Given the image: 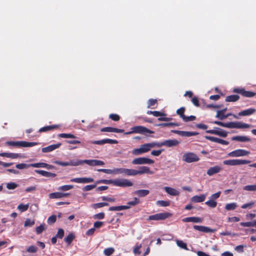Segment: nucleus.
I'll return each instance as SVG.
<instances>
[{"label": "nucleus", "instance_id": "obj_1", "mask_svg": "<svg viewBox=\"0 0 256 256\" xmlns=\"http://www.w3.org/2000/svg\"><path fill=\"white\" fill-rule=\"evenodd\" d=\"M102 182L120 187H128L133 185L132 182L127 179L102 180Z\"/></svg>", "mask_w": 256, "mask_h": 256}, {"label": "nucleus", "instance_id": "obj_2", "mask_svg": "<svg viewBox=\"0 0 256 256\" xmlns=\"http://www.w3.org/2000/svg\"><path fill=\"white\" fill-rule=\"evenodd\" d=\"M219 126L230 128H247L250 127V124L241 122H228L224 123L221 122Z\"/></svg>", "mask_w": 256, "mask_h": 256}, {"label": "nucleus", "instance_id": "obj_3", "mask_svg": "<svg viewBox=\"0 0 256 256\" xmlns=\"http://www.w3.org/2000/svg\"><path fill=\"white\" fill-rule=\"evenodd\" d=\"M146 132L148 134H154V132L147 128L144 126H138L132 127L131 128V131L126 132L124 134L126 135L130 134H145Z\"/></svg>", "mask_w": 256, "mask_h": 256}, {"label": "nucleus", "instance_id": "obj_4", "mask_svg": "<svg viewBox=\"0 0 256 256\" xmlns=\"http://www.w3.org/2000/svg\"><path fill=\"white\" fill-rule=\"evenodd\" d=\"M172 214L168 212H164L151 215L148 218V220H164L170 216Z\"/></svg>", "mask_w": 256, "mask_h": 256}, {"label": "nucleus", "instance_id": "obj_5", "mask_svg": "<svg viewBox=\"0 0 256 256\" xmlns=\"http://www.w3.org/2000/svg\"><path fill=\"white\" fill-rule=\"evenodd\" d=\"M250 160H226L223 161V164L224 165L234 166L240 164H245L250 163Z\"/></svg>", "mask_w": 256, "mask_h": 256}, {"label": "nucleus", "instance_id": "obj_6", "mask_svg": "<svg viewBox=\"0 0 256 256\" xmlns=\"http://www.w3.org/2000/svg\"><path fill=\"white\" fill-rule=\"evenodd\" d=\"M154 174V172L150 170V168L146 166H139L138 170L132 169V176H135L138 174Z\"/></svg>", "mask_w": 256, "mask_h": 256}, {"label": "nucleus", "instance_id": "obj_7", "mask_svg": "<svg viewBox=\"0 0 256 256\" xmlns=\"http://www.w3.org/2000/svg\"><path fill=\"white\" fill-rule=\"evenodd\" d=\"M154 162V160L145 157L136 158L133 160L132 162V163L134 165L153 164Z\"/></svg>", "mask_w": 256, "mask_h": 256}, {"label": "nucleus", "instance_id": "obj_8", "mask_svg": "<svg viewBox=\"0 0 256 256\" xmlns=\"http://www.w3.org/2000/svg\"><path fill=\"white\" fill-rule=\"evenodd\" d=\"M110 174H124L126 176H132V169L126 168H114L111 170Z\"/></svg>", "mask_w": 256, "mask_h": 256}, {"label": "nucleus", "instance_id": "obj_9", "mask_svg": "<svg viewBox=\"0 0 256 256\" xmlns=\"http://www.w3.org/2000/svg\"><path fill=\"white\" fill-rule=\"evenodd\" d=\"M233 92L241 94L242 96L247 98H252L256 95V92L246 90L244 88H235L233 90Z\"/></svg>", "mask_w": 256, "mask_h": 256}, {"label": "nucleus", "instance_id": "obj_10", "mask_svg": "<svg viewBox=\"0 0 256 256\" xmlns=\"http://www.w3.org/2000/svg\"><path fill=\"white\" fill-rule=\"evenodd\" d=\"M183 160L186 162H196L199 160V158L194 154L192 152L186 153L183 156Z\"/></svg>", "mask_w": 256, "mask_h": 256}, {"label": "nucleus", "instance_id": "obj_11", "mask_svg": "<svg viewBox=\"0 0 256 256\" xmlns=\"http://www.w3.org/2000/svg\"><path fill=\"white\" fill-rule=\"evenodd\" d=\"M250 154V152L249 151L242 149H238L229 152L228 154V156L231 157H239L248 156Z\"/></svg>", "mask_w": 256, "mask_h": 256}, {"label": "nucleus", "instance_id": "obj_12", "mask_svg": "<svg viewBox=\"0 0 256 256\" xmlns=\"http://www.w3.org/2000/svg\"><path fill=\"white\" fill-rule=\"evenodd\" d=\"M216 130H207L206 132L208 134H216L223 138H226L227 136L228 132L226 131L219 128H216Z\"/></svg>", "mask_w": 256, "mask_h": 256}, {"label": "nucleus", "instance_id": "obj_13", "mask_svg": "<svg viewBox=\"0 0 256 256\" xmlns=\"http://www.w3.org/2000/svg\"><path fill=\"white\" fill-rule=\"evenodd\" d=\"M91 143L95 144L102 145L105 144H117L118 142L116 140L106 138L102 140L93 141Z\"/></svg>", "mask_w": 256, "mask_h": 256}, {"label": "nucleus", "instance_id": "obj_14", "mask_svg": "<svg viewBox=\"0 0 256 256\" xmlns=\"http://www.w3.org/2000/svg\"><path fill=\"white\" fill-rule=\"evenodd\" d=\"M193 228L196 230L205 233L214 232H215V230L212 229L208 226H203L194 225Z\"/></svg>", "mask_w": 256, "mask_h": 256}, {"label": "nucleus", "instance_id": "obj_15", "mask_svg": "<svg viewBox=\"0 0 256 256\" xmlns=\"http://www.w3.org/2000/svg\"><path fill=\"white\" fill-rule=\"evenodd\" d=\"M204 138L208 140L223 145H228L229 144V142L226 140L212 136H204Z\"/></svg>", "mask_w": 256, "mask_h": 256}, {"label": "nucleus", "instance_id": "obj_16", "mask_svg": "<svg viewBox=\"0 0 256 256\" xmlns=\"http://www.w3.org/2000/svg\"><path fill=\"white\" fill-rule=\"evenodd\" d=\"M70 181L74 182L85 184L93 182L94 180L91 178H72Z\"/></svg>", "mask_w": 256, "mask_h": 256}, {"label": "nucleus", "instance_id": "obj_17", "mask_svg": "<svg viewBox=\"0 0 256 256\" xmlns=\"http://www.w3.org/2000/svg\"><path fill=\"white\" fill-rule=\"evenodd\" d=\"M172 132L178 134L182 136H196L198 134V132H185L176 130H172Z\"/></svg>", "mask_w": 256, "mask_h": 256}, {"label": "nucleus", "instance_id": "obj_18", "mask_svg": "<svg viewBox=\"0 0 256 256\" xmlns=\"http://www.w3.org/2000/svg\"><path fill=\"white\" fill-rule=\"evenodd\" d=\"M62 145L61 143H58L56 144H52L46 147H44L42 148V152H49L54 150L58 148Z\"/></svg>", "mask_w": 256, "mask_h": 256}, {"label": "nucleus", "instance_id": "obj_19", "mask_svg": "<svg viewBox=\"0 0 256 256\" xmlns=\"http://www.w3.org/2000/svg\"><path fill=\"white\" fill-rule=\"evenodd\" d=\"M180 144V142L177 140H164L162 142V146H166L167 147L170 148L172 146H174L178 145Z\"/></svg>", "mask_w": 256, "mask_h": 256}, {"label": "nucleus", "instance_id": "obj_20", "mask_svg": "<svg viewBox=\"0 0 256 256\" xmlns=\"http://www.w3.org/2000/svg\"><path fill=\"white\" fill-rule=\"evenodd\" d=\"M222 170V168L220 166H216L208 169L206 174L209 176H212L214 174L220 172Z\"/></svg>", "mask_w": 256, "mask_h": 256}, {"label": "nucleus", "instance_id": "obj_21", "mask_svg": "<svg viewBox=\"0 0 256 256\" xmlns=\"http://www.w3.org/2000/svg\"><path fill=\"white\" fill-rule=\"evenodd\" d=\"M227 110V108H224L222 110H218L216 115V118H218L220 120H224L228 118V116L231 115V114H224V113Z\"/></svg>", "mask_w": 256, "mask_h": 256}, {"label": "nucleus", "instance_id": "obj_22", "mask_svg": "<svg viewBox=\"0 0 256 256\" xmlns=\"http://www.w3.org/2000/svg\"><path fill=\"white\" fill-rule=\"evenodd\" d=\"M100 130H101V132H117V133H122L124 132V130L112 128V127L103 128L101 129Z\"/></svg>", "mask_w": 256, "mask_h": 256}, {"label": "nucleus", "instance_id": "obj_23", "mask_svg": "<svg viewBox=\"0 0 256 256\" xmlns=\"http://www.w3.org/2000/svg\"><path fill=\"white\" fill-rule=\"evenodd\" d=\"M34 172L36 173L42 175V176L47 177V178H50V177L54 178L56 176V174L54 173H52V172L45 171L44 170H34Z\"/></svg>", "mask_w": 256, "mask_h": 256}, {"label": "nucleus", "instance_id": "obj_24", "mask_svg": "<svg viewBox=\"0 0 256 256\" xmlns=\"http://www.w3.org/2000/svg\"><path fill=\"white\" fill-rule=\"evenodd\" d=\"M202 218L199 217H188L182 219V222H192L195 223H200L202 222Z\"/></svg>", "mask_w": 256, "mask_h": 256}, {"label": "nucleus", "instance_id": "obj_25", "mask_svg": "<svg viewBox=\"0 0 256 256\" xmlns=\"http://www.w3.org/2000/svg\"><path fill=\"white\" fill-rule=\"evenodd\" d=\"M206 195L202 194L200 196H194L191 198V202H201L204 201Z\"/></svg>", "mask_w": 256, "mask_h": 256}, {"label": "nucleus", "instance_id": "obj_26", "mask_svg": "<svg viewBox=\"0 0 256 256\" xmlns=\"http://www.w3.org/2000/svg\"><path fill=\"white\" fill-rule=\"evenodd\" d=\"M256 111V110L254 108H250L247 110H244L238 112L240 116H247L254 114Z\"/></svg>", "mask_w": 256, "mask_h": 256}, {"label": "nucleus", "instance_id": "obj_27", "mask_svg": "<svg viewBox=\"0 0 256 256\" xmlns=\"http://www.w3.org/2000/svg\"><path fill=\"white\" fill-rule=\"evenodd\" d=\"M232 140H236L240 142H250V138L246 136H236L232 138Z\"/></svg>", "mask_w": 256, "mask_h": 256}, {"label": "nucleus", "instance_id": "obj_28", "mask_svg": "<svg viewBox=\"0 0 256 256\" xmlns=\"http://www.w3.org/2000/svg\"><path fill=\"white\" fill-rule=\"evenodd\" d=\"M164 189L170 196H176L180 194V192L178 190L170 187L166 186Z\"/></svg>", "mask_w": 256, "mask_h": 256}, {"label": "nucleus", "instance_id": "obj_29", "mask_svg": "<svg viewBox=\"0 0 256 256\" xmlns=\"http://www.w3.org/2000/svg\"><path fill=\"white\" fill-rule=\"evenodd\" d=\"M59 128V126L56 124L52 125V126H44L42 128H40L38 132H46L48 131L52 130L54 129H56Z\"/></svg>", "mask_w": 256, "mask_h": 256}, {"label": "nucleus", "instance_id": "obj_30", "mask_svg": "<svg viewBox=\"0 0 256 256\" xmlns=\"http://www.w3.org/2000/svg\"><path fill=\"white\" fill-rule=\"evenodd\" d=\"M130 208V206H111L108 208L109 211H120L124 210H128Z\"/></svg>", "mask_w": 256, "mask_h": 256}, {"label": "nucleus", "instance_id": "obj_31", "mask_svg": "<svg viewBox=\"0 0 256 256\" xmlns=\"http://www.w3.org/2000/svg\"><path fill=\"white\" fill-rule=\"evenodd\" d=\"M6 144L9 146L16 148H22V141H8Z\"/></svg>", "mask_w": 256, "mask_h": 256}, {"label": "nucleus", "instance_id": "obj_32", "mask_svg": "<svg viewBox=\"0 0 256 256\" xmlns=\"http://www.w3.org/2000/svg\"><path fill=\"white\" fill-rule=\"evenodd\" d=\"M150 194V190H140L134 192V194L140 197H144Z\"/></svg>", "mask_w": 256, "mask_h": 256}, {"label": "nucleus", "instance_id": "obj_33", "mask_svg": "<svg viewBox=\"0 0 256 256\" xmlns=\"http://www.w3.org/2000/svg\"><path fill=\"white\" fill-rule=\"evenodd\" d=\"M75 237L74 234L70 233L64 238V241L68 245H70L75 238Z\"/></svg>", "mask_w": 256, "mask_h": 256}, {"label": "nucleus", "instance_id": "obj_34", "mask_svg": "<svg viewBox=\"0 0 256 256\" xmlns=\"http://www.w3.org/2000/svg\"><path fill=\"white\" fill-rule=\"evenodd\" d=\"M240 99V96L236 94L227 96L225 100L228 102H235Z\"/></svg>", "mask_w": 256, "mask_h": 256}, {"label": "nucleus", "instance_id": "obj_35", "mask_svg": "<svg viewBox=\"0 0 256 256\" xmlns=\"http://www.w3.org/2000/svg\"><path fill=\"white\" fill-rule=\"evenodd\" d=\"M186 110V108L184 107H181L176 110V114L180 116V117L182 120L184 117L186 116L184 115V112Z\"/></svg>", "mask_w": 256, "mask_h": 256}, {"label": "nucleus", "instance_id": "obj_36", "mask_svg": "<svg viewBox=\"0 0 256 256\" xmlns=\"http://www.w3.org/2000/svg\"><path fill=\"white\" fill-rule=\"evenodd\" d=\"M243 190L246 191L250 192H256V184L252 185H247L243 188Z\"/></svg>", "mask_w": 256, "mask_h": 256}, {"label": "nucleus", "instance_id": "obj_37", "mask_svg": "<svg viewBox=\"0 0 256 256\" xmlns=\"http://www.w3.org/2000/svg\"><path fill=\"white\" fill-rule=\"evenodd\" d=\"M50 198H62V192H55L49 194Z\"/></svg>", "mask_w": 256, "mask_h": 256}, {"label": "nucleus", "instance_id": "obj_38", "mask_svg": "<svg viewBox=\"0 0 256 256\" xmlns=\"http://www.w3.org/2000/svg\"><path fill=\"white\" fill-rule=\"evenodd\" d=\"M205 204L211 208H214L217 206V202L210 199L205 202Z\"/></svg>", "mask_w": 256, "mask_h": 256}, {"label": "nucleus", "instance_id": "obj_39", "mask_svg": "<svg viewBox=\"0 0 256 256\" xmlns=\"http://www.w3.org/2000/svg\"><path fill=\"white\" fill-rule=\"evenodd\" d=\"M236 207H237L236 204L233 202V203H230V204H226V205L225 208L227 210H235Z\"/></svg>", "mask_w": 256, "mask_h": 256}, {"label": "nucleus", "instance_id": "obj_40", "mask_svg": "<svg viewBox=\"0 0 256 256\" xmlns=\"http://www.w3.org/2000/svg\"><path fill=\"white\" fill-rule=\"evenodd\" d=\"M108 206V204L107 202H99L93 204L92 205V208L94 209H97Z\"/></svg>", "mask_w": 256, "mask_h": 256}, {"label": "nucleus", "instance_id": "obj_41", "mask_svg": "<svg viewBox=\"0 0 256 256\" xmlns=\"http://www.w3.org/2000/svg\"><path fill=\"white\" fill-rule=\"evenodd\" d=\"M38 144L36 142H28L25 141H22V147H32L35 146Z\"/></svg>", "mask_w": 256, "mask_h": 256}, {"label": "nucleus", "instance_id": "obj_42", "mask_svg": "<svg viewBox=\"0 0 256 256\" xmlns=\"http://www.w3.org/2000/svg\"><path fill=\"white\" fill-rule=\"evenodd\" d=\"M254 204H255L254 202L251 201L250 202L243 204L241 206V208L243 209H246V208L251 209L254 206Z\"/></svg>", "mask_w": 256, "mask_h": 256}, {"label": "nucleus", "instance_id": "obj_43", "mask_svg": "<svg viewBox=\"0 0 256 256\" xmlns=\"http://www.w3.org/2000/svg\"><path fill=\"white\" fill-rule=\"evenodd\" d=\"M150 148V150L152 148H156V147H160L162 146V142H154L150 143H148Z\"/></svg>", "mask_w": 256, "mask_h": 256}, {"label": "nucleus", "instance_id": "obj_44", "mask_svg": "<svg viewBox=\"0 0 256 256\" xmlns=\"http://www.w3.org/2000/svg\"><path fill=\"white\" fill-rule=\"evenodd\" d=\"M28 204H20L18 206V209L21 212H24L28 210Z\"/></svg>", "mask_w": 256, "mask_h": 256}, {"label": "nucleus", "instance_id": "obj_45", "mask_svg": "<svg viewBox=\"0 0 256 256\" xmlns=\"http://www.w3.org/2000/svg\"><path fill=\"white\" fill-rule=\"evenodd\" d=\"M58 136L60 138H76V136L72 134H64V133L60 134L58 135Z\"/></svg>", "mask_w": 256, "mask_h": 256}, {"label": "nucleus", "instance_id": "obj_46", "mask_svg": "<svg viewBox=\"0 0 256 256\" xmlns=\"http://www.w3.org/2000/svg\"><path fill=\"white\" fill-rule=\"evenodd\" d=\"M74 188L73 185H64L60 186L58 190L62 191H67Z\"/></svg>", "mask_w": 256, "mask_h": 256}, {"label": "nucleus", "instance_id": "obj_47", "mask_svg": "<svg viewBox=\"0 0 256 256\" xmlns=\"http://www.w3.org/2000/svg\"><path fill=\"white\" fill-rule=\"evenodd\" d=\"M114 252V249L113 248H106L104 250V254L105 256H110L112 255Z\"/></svg>", "mask_w": 256, "mask_h": 256}, {"label": "nucleus", "instance_id": "obj_48", "mask_svg": "<svg viewBox=\"0 0 256 256\" xmlns=\"http://www.w3.org/2000/svg\"><path fill=\"white\" fill-rule=\"evenodd\" d=\"M176 244H177L178 246L179 247H180L184 250H188L186 244L183 241L180 240H177Z\"/></svg>", "mask_w": 256, "mask_h": 256}, {"label": "nucleus", "instance_id": "obj_49", "mask_svg": "<svg viewBox=\"0 0 256 256\" xmlns=\"http://www.w3.org/2000/svg\"><path fill=\"white\" fill-rule=\"evenodd\" d=\"M56 220V215H52L50 216L47 220V222L49 224H54Z\"/></svg>", "mask_w": 256, "mask_h": 256}, {"label": "nucleus", "instance_id": "obj_50", "mask_svg": "<svg viewBox=\"0 0 256 256\" xmlns=\"http://www.w3.org/2000/svg\"><path fill=\"white\" fill-rule=\"evenodd\" d=\"M30 167V164H19L16 165V168L20 170L28 168Z\"/></svg>", "mask_w": 256, "mask_h": 256}, {"label": "nucleus", "instance_id": "obj_51", "mask_svg": "<svg viewBox=\"0 0 256 256\" xmlns=\"http://www.w3.org/2000/svg\"><path fill=\"white\" fill-rule=\"evenodd\" d=\"M109 118L114 122H118L120 120V116L118 114H111L109 115Z\"/></svg>", "mask_w": 256, "mask_h": 256}, {"label": "nucleus", "instance_id": "obj_52", "mask_svg": "<svg viewBox=\"0 0 256 256\" xmlns=\"http://www.w3.org/2000/svg\"><path fill=\"white\" fill-rule=\"evenodd\" d=\"M45 166H46V163L44 162H38L30 164V167L34 168H44Z\"/></svg>", "mask_w": 256, "mask_h": 256}, {"label": "nucleus", "instance_id": "obj_53", "mask_svg": "<svg viewBox=\"0 0 256 256\" xmlns=\"http://www.w3.org/2000/svg\"><path fill=\"white\" fill-rule=\"evenodd\" d=\"M240 225L244 227L254 226V220L252 222H242L240 223Z\"/></svg>", "mask_w": 256, "mask_h": 256}, {"label": "nucleus", "instance_id": "obj_54", "mask_svg": "<svg viewBox=\"0 0 256 256\" xmlns=\"http://www.w3.org/2000/svg\"><path fill=\"white\" fill-rule=\"evenodd\" d=\"M142 148V152L143 153H146L150 150L148 144V143L142 144L140 146Z\"/></svg>", "mask_w": 256, "mask_h": 256}, {"label": "nucleus", "instance_id": "obj_55", "mask_svg": "<svg viewBox=\"0 0 256 256\" xmlns=\"http://www.w3.org/2000/svg\"><path fill=\"white\" fill-rule=\"evenodd\" d=\"M34 221L33 220H31L30 219V218H27L26 219V220H25L24 222V226L26 227H27V226H32L34 224Z\"/></svg>", "mask_w": 256, "mask_h": 256}, {"label": "nucleus", "instance_id": "obj_56", "mask_svg": "<svg viewBox=\"0 0 256 256\" xmlns=\"http://www.w3.org/2000/svg\"><path fill=\"white\" fill-rule=\"evenodd\" d=\"M156 204L160 206H168L170 205V202L162 200H158L156 202Z\"/></svg>", "mask_w": 256, "mask_h": 256}, {"label": "nucleus", "instance_id": "obj_57", "mask_svg": "<svg viewBox=\"0 0 256 256\" xmlns=\"http://www.w3.org/2000/svg\"><path fill=\"white\" fill-rule=\"evenodd\" d=\"M18 185L13 182H9L6 184V188L8 190H14L18 187Z\"/></svg>", "mask_w": 256, "mask_h": 256}, {"label": "nucleus", "instance_id": "obj_58", "mask_svg": "<svg viewBox=\"0 0 256 256\" xmlns=\"http://www.w3.org/2000/svg\"><path fill=\"white\" fill-rule=\"evenodd\" d=\"M64 234V230L62 228H59L56 236L58 238H62Z\"/></svg>", "mask_w": 256, "mask_h": 256}, {"label": "nucleus", "instance_id": "obj_59", "mask_svg": "<svg viewBox=\"0 0 256 256\" xmlns=\"http://www.w3.org/2000/svg\"><path fill=\"white\" fill-rule=\"evenodd\" d=\"M38 250V248L34 246H30L26 249V252L30 253L36 252Z\"/></svg>", "mask_w": 256, "mask_h": 256}, {"label": "nucleus", "instance_id": "obj_60", "mask_svg": "<svg viewBox=\"0 0 256 256\" xmlns=\"http://www.w3.org/2000/svg\"><path fill=\"white\" fill-rule=\"evenodd\" d=\"M69 164H70V166H77L82 164V160H70L69 162Z\"/></svg>", "mask_w": 256, "mask_h": 256}, {"label": "nucleus", "instance_id": "obj_61", "mask_svg": "<svg viewBox=\"0 0 256 256\" xmlns=\"http://www.w3.org/2000/svg\"><path fill=\"white\" fill-rule=\"evenodd\" d=\"M104 162L102 160H93L92 166H104Z\"/></svg>", "mask_w": 256, "mask_h": 256}, {"label": "nucleus", "instance_id": "obj_62", "mask_svg": "<svg viewBox=\"0 0 256 256\" xmlns=\"http://www.w3.org/2000/svg\"><path fill=\"white\" fill-rule=\"evenodd\" d=\"M96 184L87 185L82 188V190L84 192L89 191L96 188Z\"/></svg>", "mask_w": 256, "mask_h": 256}, {"label": "nucleus", "instance_id": "obj_63", "mask_svg": "<svg viewBox=\"0 0 256 256\" xmlns=\"http://www.w3.org/2000/svg\"><path fill=\"white\" fill-rule=\"evenodd\" d=\"M132 154L134 155L138 156V155H140L144 153L142 152V148H140V147L138 148L134 149L132 151Z\"/></svg>", "mask_w": 256, "mask_h": 256}, {"label": "nucleus", "instance_id": "obj_64", "mask_svg": "<svg viewBox=\"0 0 256 256\" xmlns=\"http://www.w3.org/2000/svg\"><path fill=\"white\" fill-rule=\"evenodd\" d=\"M44 230V224H41L40 226H37L36 228V233L38 234H41Z\"/></svg>", "mask_w": 256, "mask_h": 256}]
</instances>
